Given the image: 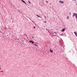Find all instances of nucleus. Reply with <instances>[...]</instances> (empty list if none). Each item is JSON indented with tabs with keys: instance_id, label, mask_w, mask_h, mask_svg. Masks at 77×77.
I'll list each match as a JSON object with an SVG mask.
<instances>
[{
	"instance_id": "nucleus-20",
	"label": "nucleus",
	"mask_w": 77,
	"mask_h": 77,
	"mask_svg": "<svg viewBox=\"0 0 77 77\" xmlns=\"http://www.w3.org/2000/svg\"><path fill=\"white\" fill-rule=\"evenodd\" d=\"M44 27H45V26H44Z\"/></svg>"
},
{
	"instance_id": "nucleus-8",
	"label": "nucleus",
	"mask_w": 77,
	"mask_h": 77,
	"mask_svg": "<svg viewBox=\"0 0 77 77\" xmlns=\"http://www.w3.org/2000/svg\"><path fill=\"white\" fill-rule=\"evenodd\" d=\"M28 2L29 3H30V4H31V3L30 2V1H28Z\"/></svg>"
},
{
	"instance_id": "nucleus-19",
	"label": "nucleus",
	"mask_w": 77,
	"mask_h": 77,
	"mask_svg": "<svg viewBox=\"0 0 77 77\" xmlns=\"http://www.w3.org/2000/svg\"><path fill=\"white\" fill-rule=\"evenodd\" d=\"M45 18H46V17H45Z\"/></svg>"
},
{
	"instance_id": "nucleus-5",
	"label": "nucleus",
	"mask_w": 77,
	"mask_h": 77,
	"mask_svg": "<svg viewBox=\"0 0 77 77\" xmlns=\"http://www.w3.org/2000/svg\"><path fill=\"white\" fill-rule=\"evenodd\" d=\"M21 1H22V2H23V3H25V4H26V5L27 4V3H26V2L24 1V0H21Z\"/></svg>"
},
{
	"instance_id": "nucleus-4",
	"label": "nucleus",
	"mask_w": 77,
	"mask_h": 77,
	"mask_svg": "<svg viewBox=\"0 0 77 77\" xmlns=\"http://www.w3.org/2000/svg\"><path fill=\"white\" fill-rule=\"evenodd\" d=\"M74 33H75L76 36V37H77V33L75 32H74Z\"/></svg>"
},
{
	"instance_id": "nucleus-21",
	"label": "nucleus",
	"mask_w": 77,
	"mask_h": 77,
	"mask_svg": "<svg viewBox=\"0 0 77 77\" xmlns=\"http://www.w3.org/2000/svg\"><path fill=\"white\" fill-rule=\"evenodd\" d=\"M70 15H71V13H70Z\"/></svg>"
},
{
	"instance_id": "nucleus-2",
	"label": "nucleus",
	"mask_w": 77,
	"mask_h": 77,
	"mask_svg": "<svg viewBox=\"0 0 77 77\" xmlns=\"http://www.w3.org/2000/svg\"><path fill=\"white\" fill-rule=\"evenodd\" d=\"M29 42L30 43H32V44H34V42L32 41H29Z\"/></svg>"
},
{
	"instance_id": "nucleus-15",
	"label": "nucleus",
	"mask_w": 77,
	"mask_h": 77,
	"mask_svg": "<svg viewBox=\"0 0 77 77\" xmlns=\"http://www.w3.org/2000/svg\"><path fill=\"white\" fill-rule=\"evenodd\" d=\"M73 1H76V0H73Z\"/></svg>"
},
{
	"instance_id": "nucleus-17",
	"label": "nucleus",
	"mask_w": 77,
	"mask_h": 77,
	"mask_svg": "<svg viewBox=\"0 0 77 77\" xmlns=\"http://www.w3.org/2000/svg\"><path fill=\"white\" fill-rule=\"evenodd\" d=\"M54 33H57L54 32Z\"/></svg>"
},
{
	"instance_id": "nucleus-10",
	"label": "nucleus",
	"mask_w": 77,
	"mask_h": 77,
	"mask_svg": "<svg viewBox=\"0 0 77 77\" xmlns=\"http://www.w3.org/2000/svg\"><path fill=\"white\" fill-rule=\"evenodd\" d=\"M46 3H48V1H46Z\"/></svg>"
},
{
	"instance_id": "nucleus-7",
	"label": "nucleus",
	"mask_w": 77,
	"mask_h": 77,
	"mask_svg": "<svg viewBox=\"0 0 77 77\" xmlns=\"http://www.w3.org/2000/svg\"><path fill=\"white\" fill-rule=\"evenodd\" d=\"M50 51L51 52V53H53V51H52V50L50 49Z\"/></svg>"
},
{
	"instance_id": "nucleus-3",
	"label": "nucleus",
	"mask_w": 77,
	"mask_h": 77,
	"mask_svg": "<svg viewBox=\"0 0 77 77\" xmlns=\"http://www.w3.org/2000/svg\"><path fill=\"white\" fill-rule=\"evenodd\" d=\"M59 2L60 3H62V4L63 3H64L63 1H60Z\"/></svg>"
},
{
	"instance_id": "nucleus-22",
	"label": "nucleus",
	"mask_w": 77,
	"mask_h": 77,
	"mask_svg": "<svg viewBox=\"0 0 77 77\" xmlns=\"http://www.w3.org/2000/svg\"><path fill=\"white\" fill-rule=\"evenodd\" d=\"M27 39H28V37H27Z\"/></svg>"
},
{
	"instance_id": "nucleus-6",
	"label": "nucleus",
	"mask_w": 77,
	"mask_h": 77,
	"mask_svg": "<svg viewBox=\"0 0 77 77\" xmlns=\"http://www.w3.org/2000/svg\"><path fill=\"white\" fill-rule=\"evenodd\" d=\"M65 30V29H63L62 30V32H64Z\"/></svg>"
},
{
	"instance_id": "nucleus-11",
	"label": "nucleus",
	"mask_w": 77,
	"mask_h": 77,
	"mask_svg": "<svg viewBox=\"0 0 77 77\" xmlns=\"http://www.w3.org/2000/svg\"><path fill=\"white\" fill-rule=\"evenodd\" d=\"M34 45H35V46H38V45H36V44H35Z\"/></svg>"
},
{
	"instance_id": "nucleus-12",
	"label": "nucleus",
	"mask_w": 77,
	"mask_h": 77,
	"mask_svg": "<svg viewBox=\"0 0 77 77\" xmlns=\"http://www.w3.org/2000/svg\"><path fill=\"white\" fill-rule=\"evenodd\" d=\"M37 16H38V17H40L39 16L37 15Z\"/></svg>"
},
{
	"instance_id": "nucleus-18",
	"label": "nucleus",
	"mask_w": 77,
	"mask_h": 77,
	"mask_svg": "<svg viewBox=\"0 0 77 77\" xmlns=\"http://www.w3.org/2000/svg\"><path fill=\"white\" fill-rule=\"evenodd\" d=\"M45 23H47V22H45Z\"/></svg>"
},
{
	"instance_id": "nucleus-16",
	"label": "nucleus",
	"mask_w": 77,
	"mask_h": 77,
	"mask_svg": "<svg viewBox=\"0 0 77 77\" xmlns=\"http://www.w3.org/2000/svg\"><path fill=\"white\" fill-rule=\"evenodd\" d=\"M1 69V68L0 67V70L1 69Z\"/></svg>"
},
{
	"instance_id": "nucleus-1",
	"label": "nucleus",
	"mask_w": 77,
	"mask_h": 77,
	"mask_svg": "<svg viewBox=\"0 0 77 77\" xmlns=\"http://www.w3.org/2000/svg\"><path fill=\"white\" fill-rule=\"evenodd\" d=\"M74 16H75L76 18H77V14H76L75 13H74L73 14V17H74Z\"/></svg>"
},
{
	"instance_id": "nucleus-14",
	"label": "nucleus",
	"mask_w": 77,
	"mask_h": 77,
	"mask_svg": "<svg viewBox=\"0 0 77 77\" xmlns=\"http://www.w3.org/2000/svg\"><path fill=\"white\" fill-rule=\"evenodd\" d=\"M0 72H3V71H0Z\"/></svg>"
},
{
	"instance_id": "nucleus-13",
	"label": "nucleus",
	"mask_w": 77,
	"mask_h": 77,
	"mask_svg": "<svg viewBox=\"0 0 77 77\" xmlns=\"http://www.w3.org/2000/svg\"><path fill=\"white\" fill-rule=\"evenodd\" d=\"M34 28H36V27H35V26H34Z\"/></svg>"
},
{
	"instance_id": "nucleus-9",
	"label": "nucleus",
	"mask_w": 77,
	"mask_h": 77,
	"mask_svg": "<svg viewBox=\"0 0 77 77\" xmlns=\"http://www.w3.org/2000/svg\"><path fill=\"white\" fill-rule=\"evenodd\" d=\"M68 18H69V17H67V20H68Z\"/></svg>"
}]
</instances>
